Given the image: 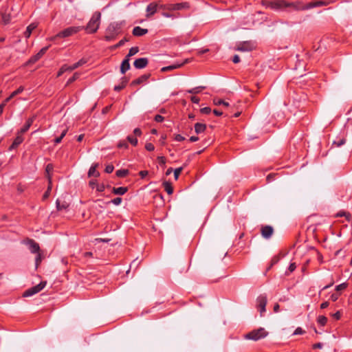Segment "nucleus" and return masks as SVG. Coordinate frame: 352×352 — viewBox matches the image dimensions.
<instances>
[{
    "mask_svg": "<svg viewBox=\"0 0 352 352\" xmlns=\"http://www.w3.org/2000/svg\"><path fill=\"white\" fill-rule=\"evenodd\" d=\"M24 90V87L23 86H20L16 90L13 91L9 97H8L3 102L7 104L12 98L15 97L16 95L22 93Z\"/></svg>",
    "mask_w": 352,
    "mask_h": 352,
    "instance_id": "obj_25",
    "label": "nucleus"
},
{
    "mask_svg": "<svg viewBox=\"0 0 352 352\" xmlns=\"http://www.w3.org/2000/svg\"><path fill=\"white\" fill-rule=\"evenodd\" d=\"M132 33L135 36H142L148 33V30L136 26L133 29Z\"/></svg>",
    "mask_w": 352,
    "mask_h": 352,
    "instance_id": "obj_19",
    "label": "nucleus"
},
{
    "mask_svg": "<svg viewBox=\"0 0 352 352\" xmlns=\"http://www.w3.org/2000/svg\"><path fill=\"white\" fill-rule=\"evenodd\" d=\"M268 335V332L265 331L264 328H259L257 329H254L250 332L244 335L245 339L252 340L254 341H257L262 338H265Z\"/></svg>",
    "mask_w": 352,
    "mask_h": 352,
    "instance_id": "obj_2",
    "label": "nucleus"
},
{
    "mask_svg": "<svg viewBox=\"0 0 352 352\" xmlns=\"http://www.w3.org/2000/svg\"><path fill=\"white\" fill-rule=\"evenodd\" d=\"M23 137L21 135V133H18L16 137L14 140L12 145L10 146L9 149L12 150L16 148L19 144H21L23 141Z\"/></svg>",
    "mask_w": 352,
    "mask_h": 352,
    "instance_id": "obj_18",
    "label": "nucleus"
},
{
    "mask_svg": "<svg viewBox=\"0 0 352 352\" xmlns=\"http://www.w3.org/2000/svg\"><path fill=\"white\" fill-rule=\"evenodd\" d=\"M255 47L256 46L254 42L248 41L239 43L235 47V50L240 52H250L255 49Z\"/></svg>",
    "mask_w": 352,
    "mask_h": 352,
    "instance_id": "obj_6",
    "label": "nucleus"
},
{
    "mask_svg": "<svg viewBox=\"0 0 352 352\" xmlns=\"http://www.w3.org/2000/svg\"><path fill=\"white\" fill-rule=\"evenodd\" d=\"M133 133L135 136H140L142 135V131L140 129L135 128L133 131Z\"/></svg>",
    "mask_w": 352,
    "mask_h": 352,
    "instance_id": "obj_59",
    "label": "nucleus"
},
{
    "mask_svg": "<svg viewBox=\"0 0 352 352\" xmlns=\"http://www.w3.org/2000/svg\"><path fill=\"white\" fill-rule=\"evenodd\" d=\"M37 27L36 23H31L27 27L24 36L25 38H29L32 34V32Z\"/></svg>",
    "mask_w": 352,
    "mask_h": 352,
    "instance_id": "obj_28",
    "label": "nucleus"
},
{
    "mask_svg": "<svg viewBox=\"0 0 352 352\" xmlns=\"http://www.w3.org/2000/svg\"><path fill=\"white\" fill-rule=\"evenodd\" d=\"M213 103L215 105H223L226 107H229V103L218 98L213 99Z\"/></svg>",
    "mask_w": 352,
    "mask_h": 352,
    "instance_id": "obj_32",
    "label": "nucleus"
},
{
    "mask_svg": "<svg viewBox=\"0 0 352 352\" xmlns=\"http://www.w3.org/2000/svg\"><path fill=\"white\" fill-rule=\"evenodd\" d=\"M118 147L119 148H127L128 144L124 140H122L118 144Z\"/></svg>",
    "mask_w": 352,
    "mask_h": 352,
    "instance_id": "obj_45",
    "label": "nucleus"
},
{
    "mask_svg": "<svg viewBox=\"0 0 352 352\" xmlns=\"http://www.w3.org/2000/svg\"><path fill=\"white\" fill-rule=\"evenodd\" d=\"M189 8H190V4L188 2L168 4L166 6V8L170 11L179 10H183V9H188Z\"/></svg>",
    "mask_w": 352,
    "mask_h": 352,
    "instance_id": "obj_9",
    "label": "nucleus"
},
{
    "mask_svg": "<svg viewBox=\"0 0 352 352\" xmlns=\"http://www.w3.org/2000/svg\"><path fill=\"white\" fill-rule=\"evenodd\" d=\"M317 322L321 326H324L327 322V318L324 316H319L318 317Z\"/></svg>",
    "mask_w": 352,
    "mask_h": 352,
    "instance_id": "obj_38",
    "label": "nucleus"
},
{
    "mask_svg": "<svg viewBox=\"0 0 352 352\" xmlns=\"http://www.w3.org/2000/svg\"><path fill=\"white\" fill-rule=\"evenodd\" d=\"M206 129V124L202 123H196L195 124V131L197 134L204 133Z\"/></svg>",
    "mask_w": 352,
    "mask_h": 352,
    "instance_id": "obj_26",
    "label": "nucleus"
},
{
    "mask_svg": "<svg viewBox=\"0 0 352 352\" xmlns=\"http://www.w3.org/2000/svg\"><path fill=\"white\" fill-rule=\"evenodd\" d=\"M98 166V164L96 163L91 165L90 167L89 172H88V176L90 177H98L100 176V173L96 170V168Z\"/></svg>",
    "mask_w": 352,
    "mask_h": 352,
    "instance_id": "obj_20",
    "label": "nucleus"
},
{
    "mask_svg": "<svg viewBox=\"0 0 352 352\" xmlns=\"http://www.w3.org/2000/svg\"><path fill=\"white\" fill-rule=\"evenodd\" d=\"M105 189V186L103 184H98L96 186V190L98 192H103Z\"/></svg>",
    "mask_w": 352,
    "mask_h": 352,
    "instance_id": "obj_53",
    "label": "nucleus"
},
{
    "mask_svg": "<svg viewBox=\"0 0 352 352\" xmlns=\"http://www.w3.org/2000/svg\"><path fill=\"white\" fill-rule=\"evenodd\" d=\"M79 76H80L79 73H78V72L74 73V75L70 78L68 79V80L67 82V85L72 83L76 80H77L79 78Z\"/></svg>",
    "mask_w": 352,
    "mask_h": 352,
    "instance_id": "obj_39",
    "label": "nucleus"
},
{
    "mask_svg": "<svg viewBox=\"0 0 352 352\" xmlns=\"http://www.w3.org/2000/svg\"><path fill=\"white\" fill-rule=\"evenodd\" d=\"M82 30H83L82 26H71L58 32L56 36L60 38L68 37L78 33Z\"/></svg>",
    "mask_w": 352,
    "mask_h": 352,
    "instance_id": "obj_4",
    "label": "nucleus"
},
{
    "mask_svg": "<svg viewBox=\"0 0 352 352\" xmlns=\"http://www.w3.org/2000/svg\"><path fill=\"white\" fill-rule=\"evenodd\" d=\"M48 48L49 46L43 47L36 55H34L30 59V62L34 63L38 60L46 53Z\"/></svg>",
    "mask_w": 352,
    "mask_h": 352,
    "instance_id": "obj_16",
    "label": "nucleus"
},
{
    "mask_svg": "<svg viewBox=\"0 0 352 352\" xmlns=\"http://www.w3.org/2000/svg\"><path fill=\"white\" fill-rule=\"evenodd\" d=\"M339 295L338 294H332L330 296V298L332 301L335 302L338 300Z\"/></svg>",
    "mask_w": 352,
    "mask_h": 352,
    "instance_id": "obj_61",
    "label": "nucleus"
},
{
    "mask_svg": "<svg viewBox=\"0 0 352 352\" xmlns=\"http://www.w3.org/2000/svg\"><path fill=\"white\" fill-rule=\"evenodd\" d=\"M86 63H87V61L85 60L80 59V60H78L76 63L73 64L72 65H70V71H73V70L77 69L78 67L83 65Z\"/></svg>",
    "mask_w": 352,
    "mask_h": 352,
    "instance_id": "obj_31",
    "label": "nucleus"
},
{
    "mask_svg": "<svg viewBox=\"0 0 352 352\" xmlns=\"http://www.w3.org/2000/svg\"><path fill=\"white\" fill-rule=\"evenodd\" d=\"M232 62L234 63H239L240 62V58L238 55H234L232 58Z\"/></svg>",
    "mask_w": 352,
    "mask_h": 352,
    "instance_id": "obj_62",
    "label": "nucleus"
},
{
    "mask_svg": "<svg viewBox=\"0 0 352 352\" xmlns=\"http://www.w3.org/2000/svg\"><path fill=\"white\" fill-rule=\"evenodd\" d=\"M151 76L150 74H145L138 78L137 79L133 80L131 82V86H136L140 85L144 82H146L149 77Z\"/></svg>",
    "mask_w": 352,
    "mask_h": 352,
    "instance_id": "obj_14",
    "label": "nucleus"
},
{
    "mask_svg": "<svg viewBox=\"0 0 352 352\" xmlns=\"http://www.w3.org/2000/svg\"><path fill=\"white\" fill-rule=\"evenodd\" d=\"M288 6V1L285 0H276L274 1L269 2L267 7L273 10H278L286 8Z\"/></svg>",
    "mask_w": 352,
    "mask_h": 352,
    "instance_id": "obj_8",
    "label": "nucleus"
},
{
    "mask_svg": "<svg viewBox=\"0 0 352 352\" xmlns=\"http://www.w3.org/2000/svg\"><path fill=\"white\" fill-rule=\"evenodd\" d=\"M1 18H2V23L4 25H7V24L10 23V20H11L10 14L2 13Z\"/></svg>",
    "mask_w": 352,
    "mask_h": 352,
    "instance_id": "obj_34",
    "label": "nucleus"
},
{
    "mask_svg": "<svg viewBox=\"0 0 352 352\" xmlns=\"http://www.w3.org/2000/svg\"><path fill=\"white\" fill-rule=\"evenodd\" d=\"M296 268V263H290L289 267H288V271L292 273L293 272Z\"/></svg>",
    "mask_w": 352,
    "mask_h": 352,
    "instance_id": "obj_52",
    "label": "nucleus"
},
{
    "mask_svg": "<svg viewBox=\"0 0 352 352\" xmlns=\"http://www.w3.org/2000/svg\"><path fill=\"white\" fill-rule=\"evenodd\" d=\"M41 262V254L40 252L37 253L36 254V259H35V263H36V267H37L38 266V265L40 264V263Z\"/></svg>",
    "mask_w": 352,
    "mask_h": 352,
    "instance_id": "obj_48",
    "label": "nucleus"
},
{
    "mask_svg": "<svg viewBox=\"0 0 352 352\" xmlns=\"http://www.w3.org/2000/svg\"><path fill=\"white\" fill-rule=\"evenodd\" d=\"M122 201V199L121 197H116L111 201H110L109 203H112L113 204L116 206L120 205Z\"/></svg>",
    "mask_w": 352,
    "mask_h": 352,
    "instance_id": "obj_42",
    "label": "nucleus"
},
{
    "mask_svg": "<svg viewBox=\"0 0 352 352\" xmlns=\"http://www.w3.org/2000/svg\"><path fill=\"white\" fill-rule=\"evenodd\" d=\"M206 89V87L204 86H199L196 87L195 88H192L191 89L188 90L187 91L190 94H197L201 92V90Z\"/></svg>",
    "mask_w": 352,
    "mask_h": 352,
    "instance_id": "obj_33",
    "label": "nucleus"
},
{
    "mask_svg": "<svg viewBox=\"0 0 352 352\" xmlns=\"http://www.w3.org/2000/svg\"><path fill=\"white\" fill-rule=\"evenodd\" d=\"M56 208H57L58 210L66 209L68 207V205L65 203L60 204L59 200H56Z\"/></svg>",
    "mask_w": 352,
    "mask_h": 352,
    "instance_id": "obj_41",
    "label": "nucleus"
},
{
    "mask_svg": "<svg viewBox=\"0 0 352 352\" xmlns=\"http://www.w3.org/2000/svg\"><path fill=\"white\" fill-rule=\"evenodd\" d=\"M183 170V168L182 167H179V168H176L175 170H174V177H175V179H177L181 172Z\"/></svg>",
    "mask_w": 352,
    "mask_h": 352,
    "instance_id": "obj_44",
    "label": "nucleus"
},
{
    "mask_svg": "<svg viewBox=\"0 0 352 352\" xmlns=\"http://www.w3.org/2000/svg\"><path fill=\"white\" fill-rule=\"evenodd\" d=\"M34 121V116L33 117H31L30 118L28 119V120L26 121V123L24 124V126L20 129V131L19 133H25L26 131H28L30 129V127L32 126V124H33Z\"/></svg>",
    "mask_w": 352,
    "mask_h": 352,
    "instance_id": "obj_22",
    "label": "nucleus"
},
{
    "mask_svg": "<svg viewBox=\"0 0 352 352\" xmlns=\"http://www.w3.org/2000/svg\"><path fill=\"white\" fill-rule=\"evenodd\" d=\"M157 161L159 162V164L162 166H164L165 164H166V158L163 156H160L157 157Z\"/></svg>",
    "mask_w": 352,
    "mask_h": 352,
    "instance_id": "obj_49",
    "label": "nucleus"
},
{
    "mask_svg": "<svg viewBox=\"0 0 352 352\" xmlns=\"http://www.w3.org/2000/svg\"><path fill=\"white\" fill-rule=\"evenodd\" d=\"M261 233L263 238L268 239L274 233V229L271 226H263L261 228Z\"/></svg>",
    "mask_w": 352,
    "mask_h": 352,
    "instance_id": "obj_11",
    "label": "nucleus"
},
{
    "mask_svg": "<svg viewBox=\"0 0 352 352\" xmlns=\"http://www.w3.org/2000/svg\"><path fill=\"white\" fill-rule=\"evenodd\" d=\"M53 169H54V167L52 164H48L46 166L45 171L47 173V178H48L50 184H51V179H52L50 175V173L52 172L53 170Z\"/></svg>",
    "mask_w": 352,
    "mask_h": 352,
    "instance_id": "obj_37",
    "label": "nucleus"
},
{
    "mask_svg": "<svg viewBox=\"0 0 352 352\" xmlns=\"http://www.w3.org/2000/svg\"><path fill=\"white\" fill-rule=\"evenodd\" d=\"M46 281H41L39 284L25 291L23 294V296L29 297L38 293L46 286Z\"/></svg>",
    "mask_w": 352,
    "mask_h": 352,
    "instance_id": "obj_5",
    "label": "nucleus"
},
{
    "mask_svg": "<svg viewBox=\"0 0 352 352\" xmlns=\"http://www.w3.org/2000/svg\"><path fill=\"white\" fill-rule=\"evenodd\" d=\"M328 5V3L324 1H316L307 3V10Z\"/></svg>",
    "mask_w": 352,
    "mask_h": 352,
    "instance_id": "obj_23",
    "label": "nucleus"
},
{
    "mask_svg": "<svg viewBox=\"0 0 352 352\" xmlns=\"http://www.w3.org/2000/svg\"><path fill=\"white\" fill-rule=\"evenodd\" d=\"M127 140L134 146L138 144V139L135 137L129 135L127 137Z\"/></svg>",
    "mask_w": 352,
    "mask_h": 352,
    "instance_id": "obj_40",
    "label": "nucleus"
},
{
    "mask_svg": "<svg viewBox=\"0 0 352 352\" xmlns=\"http://www.w3.org/2000/svg\"><path fill=\"white\" fill-rule=\"evenodd\" d=\"M114 170V167L111 164H109L105 167L104 171L107 173H111Z\"/></svg>",
    "mask_w": 352,
    "mask_h": 352,
    "instance_id": "obj_47",
    "label": "nucleus"
},
{
    "mask_svg": "<svg viewBox=\"0 0 352 352\" xmlns=\"http://www.w3.org/2000/svg\"><path fill=\"white\" fill-rule=\"evenodd\" d=\"M89 186H90L91 188H94L96 187V186H97V185H98V184H97V182H96V180H91V181L89 182Z\"/></svg>",
    "mask_w": 352,
    "mask_h": 352,
    "instance_id": "obj_63",
    "label": "nucleus"
},
{
    "mask_svg": "<svg viewBox=\"0 0 352 352\" xmlns=\"http://www.w3.org/2000/svg\"><path fill=\"white\" fill-rule=\"evenodd\" d=\"M128 41V40L124 38L122 40H120L116 45L115 47H119L124 44L125 42Z\"/></svg>",
    "mask_w": 352,
    "mask_h": 352,
    "instance_id": "obj_56",
    "label": "nucleus"
},
{
    "mask_svg": "<svg viewBox=\"0 0 352 352\" xmlns=\"http://www.w3.org/2000/svg\"><path fill=\"white\" fill-rule=\"evenodd\" d=\"M346 287H347V283H341V284L337 285L336 287V290L341 291V290L345 289L346 288Z\"/></svg>",
    "mask_w": 352,
    "mask_h": 352,
    "instance_id": "obj_43",
    "label": "nucleus"
},
{
    "mask_svg": "<svg viewBox=\"0 0 352 352\" xmlns=\"http://www.w3.org/2000/svg\"><path fill=\"white\" fill-rule=\"evenodd\" d=\"M336 217H344L346 218V220L348 221V222H350L351 220V214L348 212H345L344 210H340L339 211Z\"/></svg>",
    "mask_w": 352,
    "mask_h": 352,
    "instance_id": "obj_29",
    "label": "nucleus"
},
{
    "mask_svg": "<svg viewBox=\"0 0 352 352\" xmlns=\"http://www.w3.org/2000/svg\"><path fill=\"white\" fill-rule=\"evenodd\" d=\"M190 100L192 102H193L195 104H198L200 101V99H199V98L193 96H191Z\"/></svg>",
    "mask_w": 352,
    "mask_h": 352,
    "instance_id": "obj_58",
    "label": "nucleus"
},
{
    "mask_svg": "<svg viewBox=\"0 0 352 352\" xmlns=\"http://www.w3.org/2000/svg\"><path fill=\"white\" fill-rule=\"evenodd\" d=\"M304 332H305L304 330H302V329L301 327H298L295 330L294 335H301V334H303Z\"/></svg>",
    "mask_w": 352,
    "mask_h": 352,
    "instance_id": "obj_55",
    "label": "nucleus"
},
{
    "mask_svg": "<svg viewBox=\"0 0 352 352\" xmlns=\"http://www.w3.org/2000/svg\"><path fill=\"white\" fill-rule=\"evenodd\" d=\"M148 63L147 58H140L134 61L133 65L136 69H143L147 66Z\"/></svg>",
    "mask_w": 352,
    "mask_h": 352,
    "instance_id": "obj_13",
    "label": "nucleus"
},
{
    "mask_svg": "<svg viewBox=\"0 0 352 352\" xmlns=\"http://www.w3.org/2000/svg\"><path fill=\"white\" fill-rule=\"evenodd\" d=\"M145 148L148 151H153L155 149V146L152 143H146L145 144Z\"/></svg>",
    "mask_w": 352,
    "mask_h": 352,
    "instance_id": "obj_46",
    "label": "nucleus"
},
{
    "mask_svg": "<svg viewBox=\"0 0 352 352\" xmlns=\"http://www.w3.org/2000/svg\"><path fill=\"white\" fill-rule=\"evenodd\" d=\"M129 58L128 57H125V58L122 60L121 66H120V72L124 74L130 69V63Z\"/></svg>",
    "mask_w": 352,
    "mask_h": 352,
    "instance_id": "obj_21",
    "label": "nucleus"
},
{
    "mask_svg": "<svg viewBox=\"0 0 352 352\" xmlns=\"http://www.w3.org/2000/svg\"><path fill=\"white\" fill-rule=\"evenodd\" d=\"M127 191H128L127 187H118V188L113 187L112 188V192L115 195H122L125 194Z\"/></svg>",
    "mask_w": 352,
    "mask_h": 352,
    "instance_id": "obj_27",
    "label": "nucleus"
},
{
    "mask_svg": "<svg viewBox=\"0 0 352 352\" xmlns=\"http://www.w3.org/2000/svg\"><path fill=\"white\" fill-rule=\"evenodd\" d=\"M157 10V4L155 3H151L146 7V17L149 18L153 16Z\"/></svg>",
    "mask_w": 352,
    "mask_h": 352,
    "instance_id": "obj_15",
    "label": "nucleus"
},
{
    "mask_svg": "<svg viewBox=\"0 0 352 352\" xmlns=\"http://www.w3.org/2000/svg\"><path fill=\"white\" fill-rule=\"evenodd\" d=\"M50 191H51V186L50 185L47 188V190L45 191V192L44 193V195H43V199H47L49 196H50Z\"/></svg>",
    "mask_w": 352,
    "mask_h": 352,
    "instance_id": "obj_51",
    "label": "nucleus"
},
{
    "mask_svg": "<svg viewBox=\"0 0 352 352\" xmlns=\"http://www.w3.org/2000/svg\"><path fill=\"white\" fill-rule=\"evenodd\" d=\"M129 174V170L126 169L118 170L116 175L118 177H124Z\"/></svg>",
    "mask_w": 352,
    "mask_h": 352,
    "instance_id": "obj_35",
    "label": "nucleus"
},
{
    "mask_svg": "<svg viewBox=\"0 0 352 352\" xmlns=\"http://www.w3.org/2000/svg\"><path fill=\"white\" fill-rule=\"evenodd\" d=\"M26 244L29 246V250L32 254H37L39 252V245L33 239H28V241H26Z\"/></svg>",
    "mask_w": 352,
    "mask_h": 352,
    "instance_id": "obj_12",
    "label": "nucleus"
},
{
    "mask_svg": "<svg viewBox=\"0 0 352 352\" xmlns=\"http://www.w3.org/2000/svg\"><path fill=\"white\" fill-rule=\"evenodd\" d=\"M186 63H188V60L187 59L185 60L182 63L173 64V65H169V66L164 67H162L161 69V71L163 72H165L171 71V70H173V69H178V68H180L181 67H182Z\"/></svg>",
    "mask_w": 352,
    "mask_h": 352,
    "instance_id": "obj_17",
    "label": "nucleus"
},
{
    "mask_svg": "<svg viewBox=\"0 0 352 352\" xmlns=\"http://www.w3.org/2000/svg\"><path fill=\"white\" fill-rule=\"evenodd\" d=\"M148 174V172L147 170H141L139 173V175L142 179L144 178Z\"/></svg>",
    "mask_w": 352,
    "mask_h": 352,
    "instance_id": "obj_60",
    "label": "nucleus"
},
{
    "mask_svg": "<svg viewBox=\"0 0 352 352\" xmlns=\"http://www.w3.org/2000/svg\"><path fill=\"white\" fill-rule=\"evenodd\" d=\"M200 111L203 114H209L211 112V109L210 107H204L200 109Z\"/></svg>",
    "mask_w": 352,
    "mask_h": 352,
    "instance_id": "obj_50",
    "label": "nucleus"
},
{
    "mask_svg": "<svg viewBox=\"0 0 352 352\" xmlns=\"http://www.w3.org/2000/svg\"><path fill=\"white\" fill-rule=\"evenodd\" d=\"M332 316H333L335 319H336V320H339V319L340 318V317H341V314H340V312L339 311H338L336 313L333 314L332 315Z\"/></svg>",
    "mask_w": 352,
    "mask_h": 352,
    "instance_id": "obj_64",
    "label": "nucleus"
},
{
    "mask_svg": "<svg viewBox=\"0 0 352 352\" xmlns=\"http://www.w3.org/2000/svg\"><path fill=\"white\" fill-rule=\"evenodd\" d=\"M163 186H164V190H166V192L168 195H172L173 194V188L170 182H166V181L164 182H163Z\"/></svg>",
    "mask_w": 352,
    "mask_h": 352,
    "instance_id": "obj_30",
    "label": "nucleus"
},
{
    "mask_svg": "<svg viewBox=\"0 0 352 352\" xmlns=\"http://www.w3.org/2000/svg\"><path fill=\"white\" fill-rule=\"evenodd\" d=\"M154 120L157 122H162L164 120V118L162 116H161V115H156L155 116Z\"/></svg>",
    "mask_w": 352,
    "mask_h": 352,
    "instance_id": "obj_54",
    "label": "nucleus"
},
{
    "mask_svg": "<svg viewBox=\"0 0 352 352\" xmlns=\"http://www.w3.org/2000/svg\"><path fill=\"white\" fill-rule=\"evenodd\" d=\"M185 140V138L180 134H177L175 136V140L177 142H182Z\"/></svg>",
    "mask_w": 352,
    "mask_h": 352,
    "instance_id": "obj_57",
    "label": "nucleus"
},
{
    "mask_svg": "<svg viewBox=\"0 0 352 352\" xmlns=\"http://www.w3.org/2000/svg\"><path fill=\"white\" fill-rule=\"evenodd\" d=\"M139 52V48L138 47H131L129 51V53L126 56V57H128V58H130L131 56H134L135 54H136L138 52Z\"/></svg>",
    "mask_w": 352,
    "mask_h": 352,
    "instance_id": "obj_36",
    "label": "nucleus"
},
{
    "mask_svg": "<svg viewBox=\"0 0 352 352\" xmlns=\"http://www.w3.org/2000/svg\"><path fill=\"white\" fill-rule=\"evenodd\" d=\"M267 297L265 295L261 294L256 298V306L260 312L261 316H263L265 312V307L267 305Z\"/></svg>",
    "mask_w": 352,
    "mask_h": 352,
    "instance_id": "obj_7",
    "label": "nucleus"
},
{
    "mask_svg": "<svg viewBox=\"0 0 352 352\" xmlns=\"http://www.w3.org/2000/svg\"><path fill=\"white\" fill-rule=\"evenodd\" d=\"M101 13L95 12L86 26H82L87 34H94L96 32L100 25Z\"/></svg>",
    "mask_w": 352,
    "mask_h": 352,
    "instance_id": "obj_1",
    "label": "nucleus"
},
{
    "mask_svg": "<svg viewBox=\"0 0 352 352\" xmlns=\"http://www.w3.org/2000/svg\"><path fill=\"white\" fill-rule=\"evenodd\" d=\"M287 8H291L294 10H307V4H304L302 1H296L294 2H288Z\"/></svg>",
    "mask_w": 352,
    "mask_h": 352,
    "instance_id": "obj_10",
    "label": "nucleus"
},
{
    "mask_svg": "<svg viewBox=\"0 0 352 352\" xmlns=\"http://www.w3.org/2000/svg\"><path fill=\"white\" fill-rule=\"evenodd\" d=\"M120 26L118 23H111L106 30L104 39L107 41L114 40L120 32Z\"/></svg>",
    "mask_w": 352,
    "mask_h": 352,
    "instance_id": "obj_3",
    "label": "nucleus"
},
{
    "mask_svg": "<svg viewBox=\"0 0 352 352\" xmlns=\"http://www.w3.org/2000/svg\"><path fill=\"white\" fill-rule=\"evenodd\" d=\"M128 81L129 80L126 77L122 78L120 83L114 87V90L116 91H121L126 87V84L128 83Z\"/></svg>",
    "mask_w": 352,
    "mask_h": 352,
    "instance_id": "obj_24",
    "label": "nucleus"
}]
</instances>
